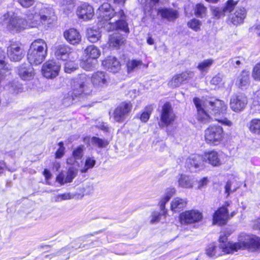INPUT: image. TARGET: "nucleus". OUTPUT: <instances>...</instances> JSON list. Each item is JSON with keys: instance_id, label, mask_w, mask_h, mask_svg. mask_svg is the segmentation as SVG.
Listing matches in <instances>:
<instances>
[{"instance_id": "1", "label": "nucleus", "mask_w": 260, "mask_h": 260, "mask_svg": "<svg viewBox=\"0 0 260 260\" xmlns=\"http://www.w3.org/2000/svg\"><path fill=\"white\" fill-rule=\"evenodd\" d=\"M30 20L20 17L12 12H7L0 17V26L12 32H17L29 26Z\"/></svg>"}, {"instance_id": "2", "label": "nucleus", "mask_w": 260, "mask_h": 260, "mask_svg": "<svg viewBox=\"0 0 260 260\" xmlns=\"http://www.w3.org/2000/svg\"><path fill=\"white\" fill-rule=\"evenodd\" d=\"M47 52V45L42 39L34 41L31 44L27 54L28 60L34 64H41L45 59Z\"/></svg>"}, {"instance_id": "3", "label": "nucleus", "mask_w": 260, "mask_h": 260, "mask_svg": "<svg viewBox=\"0 0 260 260\" xmlns=\"http://www.w3.org/2000/svg\"><path fill=\"white\" fill-rule=\"evenodd\" d=\"M249 248L260 251V238L243 234L240 236L238 242L224 248V251L226 252H232Z\"/></svg>"}, {"instance_id": "4", "label": "nucleus", "mask_w": 260, "mask_h": 260, "mask_svg": "<svg viewBox=\"0 0 260 260\" xmlns=\"http://www.w3.org/2000/svg\"><path fill=\"white\" fill-rule=\"evenodd\" d=\"M203 106L210 110L211 114L214 115L215 120L226 126H230L232 125V122L227 118L217 117L218 114L223 113L226 110L227 107L223 101L218 99L206 100L204 101Z\"/></svg>"}, {"instance_id": "5", "label": "nucleus", "mask_w": 260, "mask_h": 260, "mask_svg": "<svg viewBox=\"0 0 260 260\" xmlns=\"http://www.w3.org/2000/svg\"><path fill=\"white\" fill-rule=\"evenodd\" d=\"M88 81L89 78L85 74L79 75L74 79L71 95L73 99L90 94L92 90L89 86Z\"/></svg>"}, {"instance_id": "6", "label": "nucleus", "mask_w": 260, "mask_h": 260, "mask_svg": "<svg viewBox=\"0 0 260 260\" xmlns=\"http://www.w3.org/2000/svg\"><path fill=\"white\" fill-rule=\"evenodd\" d=\"M37 9L39 11H36L34 15L30 14L27 16L28 20H30L29 22V27H37L41 23L43 24L46 22L49 23L54 13L52 9L46 8L42 5H41V7L38 6Z\"/></svg>"}, {"instance_id": "7", "label": "nucleus", "mask_w": 260, "mask_h": 260, "mask_svg": "<svg viewBox=\"0 0 260 260\" xmlns=\"http://www.w3.org/2000/svg\"><path fill=\"white\" fill-rule=\"evenodd\" d=\"M204 136L207 143L217 145L223 140V128L219 125L210 126L205 131Z\"/></svg>"}, {"instance_id": "8", "label": "nucleus", "mask_w": 260, "mask_h": 260, "mask_svg": "<svg viewBox=\"0 0 260 260\" xmlns=\"http://www.w3.org/2000/svg\"><path fill=\"white\" fill-rule=\"evenodd\" d=\"M132 108L133 105L129 102L120 104L114 111L113 116L114 120L119 123L124 122L129 116Z\"/></svg>"}, {"instance_id": "9", "label": "nucleus", "mask_w": 260, "mask_h": 260, "mask_svg": "<svg viewBox=\"0 0 260 260\" xmlns=\"http://www.w3.org/2000/svg\"><path fill=\"white\" fill-rule=\"evenodd\" d=\"M247 103V96L242 93H238L231 96L230 106L233 111L240 112L245 109Z\"/></svg>"}, {"instance_id": "10", "label": "nucleus", "mask_w": 260, "mask_h": 260, "mask_svg": "<svg viewBox=\"0 0 260 260\" xmlns=\"http://www.w3.org/2000/svg\"><path fill=\"white\" fill-rule=\"evenodd\" d=\"M203 218L202 214L197 210H190L182 212L179 219L182 224H191L199 222Z\"/></svg>"}, {"instance_id": "11", "label": "nucleus", "mask_w": 260, "mask_h": 260, "mask_svg": "<svg viewBox=\"0 0 260 260\" xmlns=\"http://www.w3.org/2000/svg\"><path fill=\"white\" fill-rule=\"evenodd\" d=\"M193 102L197 109V118L198 121L203 123L210 122L212 120V118L206 111L209 110L203 106L204 101L199 98H194Z\"/></svg>"}, {"instance_id": "12", "label": "nucleus", "mask_w": 260, "mask_h": 260, "mask_svg": "<svg viewBox=\"0 0 260 260\" xmlns=\"http://www.w3.org/2000/svg\"><path fill=\"white\" fill-rule=\"evenodd\" d=\"M60 64L53 61H48L43 64L42 68V74L47 78L56 77L60 71Z\"/></svg>"}, {"instance_id": "13", "label": "nucleus", "mask_w": 260, "mask_h": 260, "mask_svg": "<svg viewBox=\"0 0 260 260\" xmlns=\"http://www.w3.org/2000/svg\"><path fill=\"white\" fill-rule=\"evenodd\" d=\"M176 116L170 103L167 102L162 106L160 121L165 126H168L174 121Z\"/></svg>"}, {"instance_id": "14", "label": "nucleus", "mask_w": 260, "mask_h": 260, "mask_svg": "<svg viewBox=\"0 0 260 260\" xmlns=\"http://www.w3.org/2000/svg\"><path fill=\"white\" fill-rule=\"evenodd\" d=\"M109 81V77L105 72L98 71L94 73L91 77V81L93 86L99 89L107 87Z\"/></svg>"}, {"instance_id": "15", "label": "nucleus", "mask_w": 260, "mask_h": 260, "mask_svg": "<svg viewBox=\"0 0 260 260\" xmlns=\"http://www.w3.org/2000/svg\"><path fill=\"white\" fill-rule=\"evenodd\" d=\"M8 56L13 61H19L24 56V51L18 43H11L7 48Z\"/></svg>"}, {"instance_id": "16", "label": "nucleus", "mask_w": 260, "mask_h": 260, "mask_svg": "<svg viewBox=\"0 0 260 260\" xmlns=\"http://www.w3.org/2000/svg\"><path fill=\"white\" fill-rule=\"evenodd\" d=\"M112 17L115 21L116 29L122 30L126 33L129 32L128 24L125 20L126 16L122 10L115 12Z\"/></svg>"}, {"instance_id": "17", "label": "nucleus", "mask_w": 260, "mask_h": 260, "mask_svg": "<svg viewBox=\"0 0 260 260\" xmlns=\"http://www.w3.org/2000/svg\"><path fill=\"white\" fill-rule=\"evenodd\" d=\"M32 63H24L21 64L17 69L19 77L23 80H30L35 75L34 70L32 67Z\"/></svg>"}, {"instance_id": "18", "label": "nucleus", "mask_w": 260, "mask_h": 260, "mask_svg": "<svg viewBox=\"0 0 260 260\" xmlns=\"http://www.w3.org/2000/svg\"><path fill=\"white\" fill-rule=\"evenodd\" d=\"M77 14L79 18L87 21L93 16V9L91 6L84 3L78 7Z\"/></svg>"}, {"instance_id": "19", "label": "nucleus", "mask_w": 260, "mask_h": 260, "mask_svg": "<svg viewBox=\"0 0 260 260\" xmlns=\"http://www.w3.org/2000/svg\"><path fill=\"white\" fill-rule=\"evenodd\" d=\"M229 217L228 210L224 207H220L213 215V223L218 225H224L226 223Z\"/></svg>"}, {"instance_id": "20", "label": "nucleus", "mask_w": 260, "mask_h": 260, "mask_svg": "<svg viewBox=\"0 0 260 260\" xmlns=\"http://www.w3.org/2000/svg\"><path fill=\"white\" fill-rule=\"evenodd\" d=\"M157 14L161 18L170 22H174L179 16L178 12L172 8H159L157 9Z\"/></svg>"}, {"instance_id": "21", "label": "nucleus", "mask_w": 260, "mask_h": 260, "mask_svg": "<svg viewBox=\"0 0 260 260\" xmlns=\"http://www.w3.org/2000/svg\"><path fill=\"white\" fill-rule=\"evenodd\" d=\"M77 174V171L73 168L71 167L69 169L66 174L62 172L59 173L56 177V181L61 185H63L66 183L72 182Z\"/></svg>"}, {"instance_id": "22", "label": "nucleus", "mask_w": 260, "mask_h": 260, "mask_svg": "<svg viewBox=\"0 0 260 260\" xmlns=\"http://www.w3.org/2000/svg\"><path fill=\"white\" fill-rule=\"evenodd\" d=\"M246 16V11L243 7L238 8L230 16L231 22L234 25H238L244 22Z\"/></svg>"}, {"instance_id": "23", "label": "nucleus", "mask_w": 260, "mask_h": 260, "mask_svg": "<svg viewBox=\"0 0 260 260\" xmlns=\"http://www.w3.org/2000/svg\"><path fill=\"white\" fill-rule=\"evenodd\" d=\"M203 156L198 154H194L187 158L186 164L190 171H195L196 169L203 166Z\"/></svg>"}, {"instance_id": "24", "label": "nucleus", "mask_w": 260, "mask_h": 260, "mask_svg": "<svg viewBox=\"0 0 260 260\" xmlns=\"http://www.w3.org/2000/svg\"><path fill=\"white\" fill-rule=\"evenodd\" d=\"M203 160L214 167H217L221 164L218 153L215 151H210L204 153Z\"/></svg>"}, {"instance_id": "25", "label": "nucleus", "mask_w": 260, "mask_h": 260, "mask_svg": "<svg viewBox=\"0 0 260 260\" xmlns=\"http://www.w3.org/2000/svg\"><path fill=\"white\" fill-rule=\"evenodd\" d=\"M63 36L66 40L72 45L78 44L81 40V37L79 32L74 28H70L66 30L63 33Z\"/></svg>"}, {"instance_id": "26", "label": "nucleus", "mask_w": 260, "mask_h": 260, "mask_svg": "<svg viewBox=\"0 0 260 260\" xmlns=\"http://www.w3.org/2000/svg\"><path fill=\"white\" fill-rule=\"evenodd\" d=\"M103 64L109 72L114 73L118 72L121 68L120 62L113 56H109L106 58L103 61Z\"/></svg>"}, {"instance_id": "27", "label": "nucleus", "mask_w": 260, "mask_h": 260, "mask_svg": "<svg viewBox=\"0 0 260 260\" xmlns=\"http://www.w3.org/2000/svg\"><path fill=\"white\" fill-rule=\"evenodd\" d=\"M71 48L64 44L58 45L55 48V55L57 59L66 60L71 52Z\"/></svg>"}, {"instance_id": "28", "label": "nucleus", "mask_w": 260, "mask_h": 260, "mask_svg": "<svg viewBox=\"0 0 260 260\" xmlns=\"http://www.w3.org/2000/svg\"><path fill=\"white\" fill-rule=\"evenodd\" d=\"M99 16L105 19H111L113 18L112 15L115 12L114 10L111 9V6L108 3H104L98 9Z\"/></svg>"}, {"instance_id": "29", "label": "nucleus", "mask_w": 260, "mask_h": 260, "mask_svg": "<svg viewBox=\"0 0 260 260\" xmlns=\"http://www.w3.org/2000/svg\"><path fill=\"white\" fill-rule=\"evenodd\" d=\"M125 41V38L121 34L116 32L110 36L109 44L112 47L119 48L124 44Z\"/></svg>"}, {"instance_id": "30", "label": "nucleus", "mask_w": 260, "mask_h": 260, "mask_svg": "<svg viewBox=\"0 0 260 260\" xmlns=\"http://www.w3.org/2000/svg\"><path fill=\"white\" fill-rule=\"evenodd\" d=\"M186 199H182L178 197L173 199L171 203V210L174 212H180L187 205Z\"/></svg>"}, {"instance_id": "31", "label": "nucleus", "mask_w": 260, "mask_h": 260, "mask_svg": "<svg viewBox=\"0 0 260 260\" xmlns=\"http://www.w3.org/2000/svg\"><path fill=\"white\" fill-rule=\"evenodd\" d=\"M178 182L179 186L185 188H192L194 183L193 179L191 177L185 175H181Z\"/></svg>"}, {"instance_id": "32", "label": "nucleus", "mask_w": 260, "mask_h": 260, "mask_svg": "<svg viewBox=\"0 0 260 260\" xmlns=\"http://www.w3.org/2000/svg\"><path fill=\"white\" fill-rule=\"evenodd\" d=\"M85 53L90 58L95 60L100 56L101 51L99 49L94 45H90L85 50Z\"/></svg>"}, {"instance_id": "33", "label": "nucleus", "mask_w": 260, "mask_h": 260, "mask_svg": "<svg viewBox=\"0 0 260 260\" xmlns=\"http://www.w3.org/2000/svg\"><path fill=\"white\" fill-rule=\"evenodd\" d=\"M236 84L241 88L247 86L249 84V76L248 72L242 71L238 77Z\"/></svg>"}, {"instance_id": "34", "label": "nucleus", "mask_w": 260, "mask_h": 260, "mask_svg": "<svg viewBox=\"0 0 260 260\" xmlns=\"http://www.w3.org/2000/svg\"><path fill=\"white\" fill-rule=\"evenodd\" d=\"M227 237L228 235L225 234L224 233H221L219 238V242L220 243L219 247L218 248L219 249H221L222 252H223L224 253H233L234 252H226L224 251V248H226L229 247V246L232 244H234L236 243H230L228 242L226 243L227 240Z\"/></svg>"}, {"instance_id": "35", "label": "nucleus", "mask_w": 260, "mask_h": 260, "mask_svg": "<svg viewBox=\"0 0 260 260\" xmlns=\"http://www.w3.org/2000/svg\"><path fill=\"white\" fill-rule=\"evenodd\" d=\"M87 36L88 40L92 43L96 42L101 38V33L99 30L88 28L87 30Z\"/></svg>"}, {"instance_id": "36", "label": "nucleus", "mask_w": 260, "mask_h": 260, "mask_svg": "<svg viewBox=\"0 0 260 260\" xmlns=\"http://www.w3.org/2000/svg\"><path fill=\"white\" fill-rule=\"evenodd\" d=\"M248 128L252 133L260 135V119H252L248 124Z\"/></svg>"}, {"instance_id": "37", "label": "nucleus", "mask_w": 260, "mask_h": 260, "mask_svg": "<svg viewBox=\"0 0 260 260\" xmlns=\"http://www.w3.org/2000/svg\"><path fill=\"white\" fill-rule=\"evenodd\" d=\"M8 88L10 92L14 94H18L23 91L22 85L16 81L10 82L8 85Z\"/></svg>"}, {"instance_id": "38", "label": "nucleus", "mask_w": 260, "mask_h": 260, "mask_svg": "<svg viewBox=\"0 0 260 260\" xmlns=\"http://www.w3.org/2000/svg\"><path fill=\"white\" fill-rule=\"evenodd\" d=\"M91 142L92 145L99 148H105L109 144V142L107 140L102 139L96 137H93L91 138Z\"/></svg>"}, {"instance_id": "39", "label": "nucleus", "mask_w": 260, "mask_h": 260, "mask_svg": "<svg viewBox=\"0 0 260 260\" xmlns=\"http://www.w3.org/2000/svg\"><path fill=\"white\" fill-rule=\"evenodd\" d=\"M202 23L198 19L193 18L187 22V26L195 31H198L201 30V26Z\"/></svg>"}, {"instance_id": "40", "label": "nucleus", "mask_w": 260, "mask_h": 260, "mask_svg": "<svg viewBox=\"0 0 260 260\" xmlns=\"http://www.w3.org/2000/svg\"><path fill=\"white\" fill-rule=\"evenodd\" d=\"M183 83L180 74H177L169 81L168 85L172 88H176L180 86Z\"/></svg>"}, {"instance_id": "41", "label": "nucleus", "mask_w": 260, "mask_h": 260, "mask_svg": "<svg viewBox=\"0 0 260 260\" xmlns=\"http://www.w3.org/2000/svg\"><path fill=\"white\" fill-rule=\"evenodd\" d=\"M97 61L96 60H91L90 59H87L81 63V67L86 71H91L95 68Z\"/></svg>"}, {"instance_id": "42", "label": "nucleus", "mask_w": 260, "mask_h": 260, "mask_svg": "<svg viewBox=\"0 0 260 260\" xmlns=\"http://www.w3.org/2000/svg\"><path fill=\"white\" fill-rule=\"evenodd\" d=\"M142 61L133 59L129 60L127 63V68L128 72H131L142 64Z\"/></svg>"}, {"instance_id": "43", "label": "nucleus", "mask_w": 260, "mask_h": 260, "mask_svg": "<svg viewBox=\"0 0 260 260\" xmlns=\"http://www.w3.org/2000/svg\"><path fill=\"white\" fill-rule=\"evenodd\" d=\"M213 63V60L208 59L199 63L197 66L198 69L202 72L206 71L211 67Z\"/></svg>"}, {"instance_id": "44", "label": "nucleus", "mask_w": 260, "mask_h": 260, "mask_svg": "<svg viewBox=\"0 0 260 260\" xmlns=\"http://www.w3.org/2000/svg\"><path fill=\"white\" fill-rule=\"evenodd\" d=\"M207 8L202 4L196 5L194 13L196 15L200 17H203L206 15Z\"/></svg>"}, {"instance_id": "45", "label": "nucleus", "mask_w": 260, "mask_h": 260, "mask_svg": "<svg viewBox=\"0 0 260 260\" xmlns=\"http://www.w3.org/2000/svg\"><path fill=\"white\" fill-rule=\"evenodd\" d=\"M211 11L212 15L216 18L219 19L225 15V13L223 8L216 7H212Z\"/></svg>"}, {"instance_id": "46", "label": "nucleus", "mask_w": 260, "mask_h": 260, "mask_svg": "<svg viewBox=\"0 0 260 260\" xmlns=\"http://www.w3.org/2000/svg\"><path fill=\"white\" fill-rule=\"evenodd\" d=\"M218 248L212 244L208 246L206 249V254L209 257L217 256L221 254L220 252H218L217 249Z\"/></svg>"}, {"instance_id": "47", "label": "nucleus", "mask_w": 260, "mask_h": 260, "mask_svg": "<svg viewBox=\"0 0 260 260\" xmlns=\"http://www.w3.org/2000/svg\"><path fill=\"white\" fill-rule=\"evenodd\" d=\"M238 1H235L234 0H228L225 6L223 8L225 13H231L237 5Z\"/></svg>"}, {"instance_id": "48", "label": "nucleus", "mask_w": 260, "mask_h": 260, "mask_svg": "<svg viewBox=\"0 0 260 260\" xmlns=\"http://www.w3.org/2000/svg\"><path fill=\"white\" fill-rule=\"evenodd\" d=\"M95 164V159H94L93 158L88 157L86 160L84 168L81 170V172L86 173L88 169L93 168Z\"/></svg>"}, {"instance_id": "49", "label": "nucleus", "mask_w": 260, "mask_h": 260, "mask_svg": "<svg viewBox=\"0 0 260 260\" xmlns=\"http://www.w3.org/2000/svg\"><path fill=\"white\" fill-rule=\"evenodd\" d=\"M252 77L254 80L260 81V62L256 63L254 67Z\"/></svg>"}, {"instance_id": "50", "label": "nucleus", "mask_w": 260, "mask_h": 260, "mask_svg": "<svg viewBox=\"0 0 260 260\" xmlns=\"http://www.w3.org/2000/svg\"><path fill=\"white\" fill-rule=\"evenodd\" d=\"M244 61V59L242 57H236L231 58L229 60V63L230 66H233L235 68H238L241 64Z\"/></svg>"}, {"instance_id": "51", "label": "nucleus", "mask_w": 260, "mask_h": 260, "mask_svg": "<svg viewBox=\"0 0 260 260\" xmlns=\"http://www.w3.org/2000/svg\"><path fill=\"white\" fill-rule=\"evenodd\" d=\"M77 69V66L72 61L67 62L64 64V70L67 73H71Z\"/></svg>"}, {"instance_id": "52", "label": "nucleus", "mask_w": 260, "mask_h": 260, "mask_svg": "<svg viewBox=\"0 0 260 260\" xmlns=\"http://www.w3.org/2000/svg\"><path fill=\"white\" fill-rule=\"evenodd\" d=\"M84 148L83 145H80L73 151V156L75 159H79L82 158L83 155Z\"/></svg>"}, {"instance_id": "53", "label": "nucleus", "mask_w": 260, "mask_h": 260, "mask_svg": "<svg viewBox=\"0 0 260 260\" xmlns=\"http://www.w3.org/2000/svg\"><path fill=\"white\" fill-rule=\"evenodd\" d=\"M182 80L183 82L188 81L193 78L194 76V73L191 71H186L180 74Z\"/></svg>"}, {"instance_id": "54", "label": "nucleus", "mask_w": 260, "mask_h": 260, "mask_svg": "<svg viewBox=\"0 0 260 260\" xmlns=\"http://www.w3.org/2000/svg\"><path fill=\"white\" fill-rule=\"evenodd\" d=\"M169 201V199L164 196L162 198L159 203L160 209L162 211V214L164 215L167 212V211L165 210V205Z\"/></svg>"}, {"instance_id": "55", "label": "nucleus", "mask_w": 260, "mask_h": 260, "mask_svg": "<svg viewBox=\"0 0 260 260\" xmlns=\"http://www.w3.org/2000/svg\"><path fill=\"white\" fill-rule=\"evenodd\" d=\"M152 109L149 107V110L147 111H144L142 113L140 116V119L143 122H146L149 119L150 114L151 113Z\"/></svg>"}, {"instance_id": "56", "label": "nucleus", "mask_w": 260, "mask_h": 260, "mask_svg": "<svg viewBox=\"0 0 260 260\" xmlns=\"http://www.w3.org/2000/svg\"><path fill=\"white\" fill-rule=\"evenodd\" d=\"M74 0H61V4L62 6H67V9L72 10L74 7Z\"/></svg>"}, {"instance_id": "57", "label": "nucleus", "mask_w": 260, "mask_h": 260, "mask_svg": "<svg viewBox=\"0 0 260 260\" xmlns=\"http://www.w3.org/2000/svg\"><path fill=\"white\" fill-rule=\"evenodd\" d=\"M151 216L150 222L152 224L158 222L160 220V214L158 212H153L152 213Z\"/></svg>"}, {"instance_id": "58", "label": "nucleus", "mask_w": 260, "mask_h": 260, "mask_svg": "<svg viewBox=\"0 0 260 260\" xmlns=\"http://www.w3.org/2000/svg\"><path fill=\"white\" fill-rule=\"evenodd\" d=\"M232 182L231 181H229L227 182L225 186V192L227 194V196H229V194L233 192H234L236 190L237 188L235 187L233 189L231 188Z\"/></svg>"}, {"instance_id": "59", "label": "nucleus", "mask_w": 260, "mask_h": 260, "mask_svg": "<svg viewBox=\"0 0 260 260\" xmlns=\"http://www.w3.org/2000/svg\"><path fill=\"white\" fill-rule=\"evenodd\" d=\"M19 3L23 7L28 8L33 5L34 0H18Z\"/></svg>"}, {"instance_id": "60", "label": "nucleus", "mask_w": 260, "mask_h": 260, "mask_svg": "<svg viewBox=\"0 0 260 260\" xmlns=\"http://www.w3.org/2000/svg\"><path fill=\"white\" fill-rule=\"evenodd\" d=\"M251 109L255 112L260 113V102L254 100L251 105Z\"/></svg>"}, {"instance_id": "61", "label": "nucleus", "mask_w": 260, "mask_h": 260, "mask_svg": "<svg viewBox=\"0 0 260 260\" xmlns=\"http://www.w3.org/2000/svg\"><path fill=\"white\" fill-rule=\"evenodd\" d=\"M175 192L176 189L174 188H168L166 190L165 197L170 200V198L175 193Z\"/></svg>"}, {"instance_id": "62", "label": "nucleus", "mask_w": 260, "mask_h": 260, "mask_svg": "<svg viewBox=\"0 0 260 260\" xmlns=\"http://www.w3.org/2000/svg\"><path fill=\"white\" fill-rule=\"evenodd\" d=\"M221 81L222 78L219 75H216L213 77L211 80V83L213 85H219Z\"/></svg>"}, {"instance_id": "63", "label": "nucleus", "mask_w": 260, "mask_h": 260, "mask_svg": "<svg viewBox=\"0 0 260 260\" xmlns=\"http://www.w3.org/2000/svg\"><path fill=\"white\" fill-rule=\"evenodd\" d=\"M96 127L105 132H108L109 130V127L108 126V125L104 122H99L96 125Z\"/></svg>"}, {"instance_id": "64", "label": "nucleus", "mask_w": 260, "mask_h": 260, "mask_svg": "<svg viewBox=\"0 0 260 260\" xmlns=\"http://www.w3.org/2000/svg\"><path fill=\"white\" fill-rule=\"evenodd\" d=\"M208 183V179L207 177H204L200 180L199 182L198 189H201L204 186H206Z\"/></svg>"}]
</instances>
